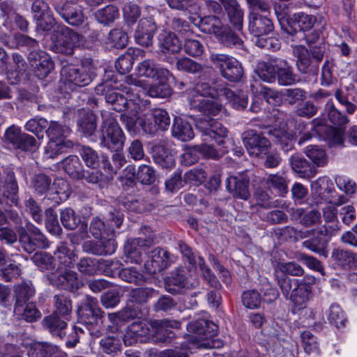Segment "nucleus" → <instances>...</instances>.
<instances>
[{
	"mask_svg": "<svg viewBox=\"0 0 357 357\" xmlns=\"http://www.w3.org/2000/svg\"><path fill=\"white\" fill-rule=\"evenodd\" d=\"M314 283L315 278L310 275H305L301 279L278 276V284L284 296L293 303L294 312L296 310H303L305 314L312 320L314 319L313 310L311 308H307L306 304L312 297V290Z\"/></svg>",
	"mask_w": 357,
	"mask_h": 357,
	"instance_id": "f257e3e1",
	"label": "nucleus"
},
{
	"mask_svg": "<svg viewBox=\"0 0 357 357\" xmlns=\"http://www.w3.org/2000/svg\"><path fill=\"white\" fill-rule=\"evenodd\" d=\"M90 231L98 241L85 242L83 245L85 252L97 255H112L115 252L116 243L114 238V228L112 225L109 227L100 218L96 217L91 222Z\"/></svg>",
	"mask_w": 357,
	"mask_h": 357,
	"instance_id": "f03ea898",
	"label": "nucleus"
},
{
	"mask_svg": "<svg viewBox=\"0 0 357 357\" xmlns=\"http://www.w3.org/2000/svg\"><path fill=\"white\" fill-rule=\"evenodd\" d=\"M54 300L55 310L52 315L45 317L43 323L53 335L62 338L65 335L63 331L67 326L66 321L72 312V303L63 294L54 296Z\"/></svg>",
	"mask_w": 357,
	"mask_h": 357,
	"instance_id": "7ed1b4c3",
	"label": "nucleus"
},
{
	"mask_svg": "<svg viewBox=\"0 0 357 357\" xmlns=\"http://www.w3.org/2000/svg\"><path fill=\"white\" fill-rule=\"evenodd\" d=\"M250 32L253 34L257 39L255 44L261 48L272 49L273 50L279 49L278 41L273 38H264V36L271 33L273 29V24L268 17L260 15L257 13L252 12L248 16Z\"/></svg>",
	"mask_w": 357,
	"mask_h": 357,
	"instance_id": "20e7f679",
	"label": "nucleus"
},
{
	"mask_svg": "<svg viewBox=\"0 0 357 357\" xmlns=\"http://www.w3.org/2000/svg\"><path fill=\"white\" fill-rule=\"evenodd\" d=\"M125 84L128 86L121 85L122 91L126 94V97L122 94L119 95L116 101L113 106V109L117 112H126L130 109L134 115L139 113L143 108L149 104L147 100L139 98V100H131L132 96H137L136 93L138 91V86H142L143 82L132 75L125 77Z\"/></svg>",
	"mask_w": 357,
	"mask_h": 357,
	"instance_id": "39448f33",
	"label": "nucleus"
},
{
	"mask_svg": "<svg viewBox=\"0 0 357 357\" xmlns=\"http://www.w3.org/2000/svg\"><path fill=\"white\" fill-rule=\"evenodd\" d=\"M102 118L100 145L112 151L121 150L126 137L117 121L110 114L103 115Z\"/></svg>",
	"mask_w": 357,
	"mask_h": 357,
	"instance_id": "423d86ee",
	"label": "nucleus"
},
{
	"mask_svg": "<svg viewBox=\"0 0 357 357\" xmlns=\"http://www.w3.org/2000/svg\"><path fill=\"white\" fill-rule=\"evenodd\" d=\"M70 129L66 126L59 124L57 121H51L46 130V134L50 139L45 148V155L48 158H54L63 151V149L69 147L71 142L66 140Z\"/></svg>",
	"mask_w": 357,
	"mask_h": 357,
	"instance_id": "0eeeda50",
	"label": "nucleus"
},
{
	"mask_svg": "<svg viewBox=\"0 0 357 357\" xmlns=\"http://www.w3.org/2000/svg\"><path fill=\"white\" fill-rule=\"evenodd\" d=\"M52 50L56 52L71 55L75 48L83 42V37L64 25L57 26L52 33Z\"/></svg>",
	"mask_w": 357,
	"mask_h": 357,
	"instance_id": "6e6552de",
	"label": "nucleus"
},
{
	"mask_svg": "<svg viewBox=\"0 0 357 357\" xmlns=\"http://www.w3.org/2000/svg\"><path fill=\"white\" fill-rule=\"evenodd\" d=\"M211 62L219 70L220 74L227 80L232 82L241 81L244 75L240 61L232 56L222 53H211Z\"/></svg>",
	"mask_w": 357,
	"mask_h": 357,
	"instance_id": "1a4fd4ad",
	"label": "nucleus"
},
{
	"mask_svg": "<svg viewBox=\"0 0 357 357\" xmlns=\"http://www.w3.org/2000/svg\"><path fill=\"white\" fill-rule=\"evenodd\" d=\"M187 328L189 332L195 333L192 339L194 344L199 348H210L213 345L210 338L217 334L218 326L205 319H199L190 322Z\"/></svg>",
	"mask_w": 357,
	"mask_h": 357,
	"instance_id": "9d476101",
	"label": "nucleus"
},
{
	"mask_svg": "<svg viewBox=\"0 0 357 357\" xmlns=\"http://www.w3.org/2000/svg\"><path fill=\"white\" fill-rule=\"evenodd\" d=\"M311 188L312 191L325 202L333 205H341L347 200L344 196L337 195L333 181L326 176L319 177L312 182Z\"/></svg>",
	"mask_w": 357,
	"mask_h": 357,
	"instance_id": "9b49d317",
	"label": "nucleus"
},
{
	"mask_svg": "<svg viewBox=\"0 0 357 357\" xmlns=\"http://www.w3.org/2000/svg\"><path fill=\"white\" fill-rule=\"evenodd\" d=\"M61 75L66 89L70 91L76 90L77 87L84 86L91 82L90 76L85 73L83 68L79 69L73 65L63 66Z\"/></svg>",
	"mask_w": 357,
	"mask_h": 357,
	"instance_id": "f8f14e48",
	"label": "nucleus"
},
{
	"mask_svg": "<svg viewBox=\"0 0 357 357\" xmlns=\"http://www.w3.org/2000/svg\"><path fill=\"white\" fill-rule=\"evenodd\" d=\"M48 280L52 285L70 291L77 290L82 285L75 271L61 267L48 275Z\"/></svg>",
	"mask_w": 357,
	"mask_h": 357,
	"instance_id": "ddd939ff",
	"label": "nucleus"
},
{
	"mask_svg": "<svg viewBox=\"0 0 357 357\" xmlns=\"http://www.w3.org/2000/svg\"><path fill=\"white\" fill-rule=\"evenodd\" d=\"M174 261L173 255L165 249L157 248L149 254L144 268L149 274H155L168 268Z\"/></svg>",
	"mask_w": 357,
	"mask_h": 357,
	"instance_id": "4468645a",
	"label": "nucleus"
},
{
	"mask_svg": "<svg viewBox=\"0 0 357 357\" xmlns=\"http://www.w3.org/2000/svg\"><path fill=\"white\" fill-rule=\"evenodd\" d=\"M82 318L86 324H95L96 329H89L90 333L94 337H99L100 335L99 321L102 315V312L98 307V302L96 298L87 297L86 303L79 310Z\"/></svg>",
	"mask_w": 357,
	"mask_h": 357,
	"instance_id": "2eb2a0df",
	"label": "nucleus"
},
{
	"mask_svg": "<svg viewBox=\"0 0 357 357\" xmlns=\"http://www.w3.org/2000/svg\"><path fill=\"white\" fill-rule=\"evenodd\" d=\"M243 141L251 156L259 157L268 151L270 142L261 133L254 130L247 131L244 133Z\"/></svg>",
	"mask_w": 357,
	"mask_h": 357,
	"instance_id": "dca6fc26",
	"label": "nucleus"
},
{
	"mask_svg": "<svg viewBox=\"0 0 357 357\" xmlns=\"http://www.w3.org/2000/svg\"><path fill=\"white\" fill-rule=\"evenodd\" d=\"M153 336L150 323L145 321H135L128 328L124 335V343L126 345H132L137 342H146L151 340Z\"/></svg>",
	"mask_w": 357,
	"mask_h": 357,
	"instance_id": "f3484780",
	"label": "nucleus"
},
{
	"mask_svg": "<svg viewBox=\"0 0 357 357\" xmlns=\"http://www.w3.org/2000/svg\"><path fill=\"white\" fill-rule=\"evenodd\" d=\"M139 76L156 80H167L172 76L170 72L157 64L153 59H145L137 67Z\"/></svg>",
	"mask_w": 357,
	"mask_h": 357,
	"instance_id": "a211bd4d",
	"label": "nucleus"
},
{
	"mask_svg": "<svg viewBox=\"0 0 357 357\" xmlns=\"http://www.w3.org/2000/svg\"><path fill=\"white\" fill-rule=\"evenodd\" d=\"M27 234L22 233L20 235V241L26 251L31 252L34 250L35 247H47V240L39 229L30 225L27 226Z\"/></svg>",
	"mask_w": 357,
	"mask_h": 357,
	"instance_id": "6ab92c4d",
	"label": "nucleus"
},
{
	"mask_svg": "<svg viewBox=\"0 0 357 357\" xmlns=\"http://www.w3.org/2000/svg\"><path fill=\"white\" fill-rule=\"evenodd\" d=\"M28 59L36 68L37 76L40 78L46 77L54 68V63L50 55L43 51H31Z\"/></svg>",
	"mask_w": 357,
	"mask_h": 357,
	"instance_id": "aec40b11",
	"label": "nucleus"
},
{
	"mask_svg": "<svg viewBox=\"0 0 357 357\" xmlns=\"http://www.w3.org/2000/svg\"><path fill=\"white\" fill-rule=\"evenodd\" d=\"M155 31L156 26L152 17L141 19L135 33L136 42L142 46L151 45Z\"/></svg>",
	"mask_w": 357,
	"mask_h": 357,
	"instance_id": "412c9836",
	"label": "nucleus"
},
{
	"mask_svg": "<svg viewBox=\"0 0 357 357\" xmlns=\"http://www.w3.org/2000/svg\"><path fill=\"white\" fill-rule=\"evenodd\" d=\"M142 81V79H140ZM158 84H154L147 88V84L142 80V86H138V91L136 93L137 96H132L131 100H139V98L145 100L147 96L152 98H165L171 94V89L167 84H165L167 80H158Z\"/></svg>",
	"mask_w": 357,
	"mask_h": 357,
	"instance_id": "4be33fe9",
	"label": "nucleus"
},
{
	"mask_svg": "<svg viewBox=\"0 0 357 357\" xmlns=\"http://www.w3.org/2000/svg\"><path fill=\"white\" fill-rule=\"evenodd\" d=\"M181 326L179 321L171 319L154 320L150 323L153 336L151 340L154 342H165L169 337L172 328H178Z\"/></svg>",
	"mask_w": 357,
	"mask_h": 357,
	"instance_id": "5701e85b",
	"label": "nucleus"
},
{
	"mask_svg": "<svg viewBox=\"0 0 357 357\" xmlns=\"http://www.w3.org/2000/svg\"><path fill=\"white\" fill-rule=\"evenodd\" d=\"M292 20L302 31H310L313 28L321 29L326 24V20L321 15H313L302 12L294 14Z\"/></svg>",
	"mask_w": 357,
	"mask_h": 357,
	"instance_id": "b1692460",
	"label": "nucleus"
},
{
	"mask_svg": "<svg viewBox=\"0 0 357 357\" xmlns=\"http://www.w3.org/2000/svg\"><path fill=\"white\" fill-rule=\"evenodd\" d=\"M196 126L204 135L215 140L227 136V129L221 123L212 119H199Z\"/></svg>",
	"mask_w": 357,
	"mask_h": 357,
	"instance_id": "393cba45",
	"label": "nucleus"
},
{
	"mask_svg": "<svg viewBox=\"0 0 357 357\" xmlns=\"http://www.w3.org/2000/svg\"><path fill=\"white\" fill-rule=\"evenodd\" d=\"M189 102L192 108L208 116H215L225 109L221 103L213 100H205L200 96H197L195 98L194 96H190Z\"/></svg>",
	"mask_w": 357,
	"mask_h": 357,
	"instance_id": "a878e982",
	"label": "nucleus"
},
{
	"mask_svg": "<svg viewBox=\"0 0 357 357\" xmlns=\"http://www.w3.org/2000/svg\"><path fill=\"white\" fill-rule=\"evenodd\" d=\"M57 11L70 25L78 26L84 22V17L81 8L75 3L67 1Z\"/></svg>",
	"mask_w": 357,
	"mask_h": 357,
	"instance_id": "bb28decb",
	"label": "nucleus"
},
{
	"mask_svg": "<svg viewBox=\"0 0 357 357\" xmlns=\"http://www.w3.org/2000/svg\"><path fill=\"white\" fill-rule=\"evenodd\" d=\"M249 181L243 176H230L226 181V188L236 198L246 200L250 197Z\"/></svg>",
	"mask_w": 357,
	"mask_h": 357,
	"instance_id": "cd10ccee",
	"label": "nucleus"
},
{
	"mask_svg": "<svg viewBox=\"0 0 357 357\" xmlns=\"http://www.w3.org/2000/svg\"><path fill=\"white\" fill-rule=\"evenodd\" d=\"M331 257L336 264L357 275V254L338 248L333 250Z\"/></svg>",
	"mask_w": 357,
	"mask_h": 357,
	"instance_id": "c85d7f7f",
	"label": "nucleus"
},
{
	"mask_svg": "<svg viewBox=\"0 0 357 357\" xmlns=\"http://www.w3.org/2000/svg\"><path fill=\"white\" fill-rule=\"evenodd\" d=\"M225 7L229 22L237 30L243 24V11L236 0H219Z\"/></svg>",
	"mask_w": 357,
	"mask_h": 357,
	"instance_id": "c756f323",
	"label": "nucleus"
},
{
	"mask_svg": "<svg viewBox=\"0 0 357 357\" xmlns=\"http://www.w3.org/2000/svg\"><path fill=\"white\" fill-rule=\"evenodd\" d=\"M290 165L292 169L304 178H310L315 176L317 169L301 155L295 154L291 156Z\"/></svg>",
	"mask_w": 357,
	"mask_h": 357,
	"instance_id": "7c9ffc66",
	"label": "nucleus"
},
{
	"mask_svg": "<svg viewBox=\"0 0 357 357\" xmlns=\"http://www.w3.org/2000/svg\"><path fill=\"white\" fill-rule=\"evenodd\" d=\"M276 77L279 84L288 86L293 84L296 81V76L293 72L292 67L288 62L282 59L275 60Z\"/></svg>",
	"mask_w": 357,
	"mask_h": 357,
	"instance_id": "2f4dec72",
	"label": "nucleus"
},
{
	"mask_svg": "<svg viewBox=\"0 0 357 357\" xmlns=\"http://www.w3.org/2000/svg\"><path fill=\"white\" fill-rule=\"evenodd\" d=\"M146 121L151 122L153 126L154 133L158 129L165 130L170 124V118L168 113L162 109H154L145 113Z\"/></svg>",
	"mask_w": 357,
	"mask_h": 357,
	"instance_id": "473e14b6",
	"label": "nucleus"
},
{
	"mask_svg": "<svg viewBox=\"0 0 357 357\" xmlns=\"http://www.w3.org/2000/svg\"><path fill=\"white\" fill-rule=\"evenodd\" d=\"M154 162L162 168L171 169L175 165L172 153L163 145H155L152 150Z\"/></svg>",
	"mask_w": 357,
	"mask_h": 357,
	"instance_id": "72a5a7b5",
	"label": "nucleus"
},
{
	"mask_svg": "<svg viewBox=\"0 0 357 357\" xmlns=\"http://www.w3.org/2000/svg\"><path fill=\"white\" fill-rule=\"evenodd\" d=\"M3 45L11 49L26 47L28 50L34 49L38 47V41L28 36L17 33L12 37L1 39Z\"/></svg>",
	"mask_w": 357,
	"mask_h": 357,
	"instance_id": "f704fd0d",
	"label": "nucleus"
},
{
	"mask_svg": "<svg viewBox=\"0 0 357 357\" xmlns=\"http://www.w3.org/2000/svg\"><path fill=\"white\" fill-rule=\"evenodd\" d=\"M222 87L225 86L220 84L211 86L207 82H198L195 85L192 90L189 91L188 98L189 99L190 96H194L195 98L197 96H200L203 98L205 96L219 98L222 96V95L220 94V90Z\"/></svg>",
	"mask_w": 357,
	"mask_h": 357,
	"instance_id": "c9c22d12",
	"label": "nucleus"
},
{
	"mask_svg": "<svg viewBox=\"0 0 357 357\" xmlns=\"http://www.w3.org/2000/svg\"><path fill=\"white\" fill-rule=\"evenodd\" d=\"M159 46L165 54L178 53L182 48V43L174 33H164L160 35Z\"/></svg>",
	"mask_w": 357,
	"mask_h": 357,
	"instance_id": "e433bc0d",
	"label": "nucleus"
},
{
	"mask_svg": "<svg viewBox=\"0 0 357 357\" xmlns=\"http://www.w3.org/2000/svg\"><path fill=\"white\" fill-rule=\"evenodd\" d=\"M172 132L174 137L183 142L189 141L195 136L192 126L180 117L174 118Z\"/></svg>",
	"mask_w": 357,
	"mask_h": 357,
	"instance_id": "4c0bfd02",
	"label": "nucleus"
},
{
	"mask_svg": "<svg viewBox=\"0 0 357 357\" xmlns=\"http://www.w3.org/2000/svg\"><path fill=\"white\" fill-rule=\"evenodd\" d=\"M220 94L222 95V97H225L227 100L229 105L235 109L241 110L248 105V95L243 91L234 93L227 87H222L220 90Z\"/></svg>",
	"mask_w": 357,
	"mask_h": 357,
	"instance_id": "58836bf2",
	"label": "nucleus"
},
{
	"mask_svg": "<svg viewBox=\"0 0 357 357\" xmlns=\"http://www.w3.org/2000/svg\"><path fill=\"white\" fill-rule=\"evenodd\" d=\"M14 314L18 319H23L27 322L36 321L41 316L40 311L32 303H29L25 306H24V304L15 305Z\"/></svg>",
	"mask_w": 357,
	"mask_h": 357,
	"instance_id": "ea45409f",
	"label": "nucleus"
},
{
	"mask_svg": "<svg viewBox=\"0 0 357 357\" xmlns=\"http://www.w3.org/2000/svg\"><path fill=\"white\" fill-rule=\"evenodd\" d=\"M121 119L129 131H135L140 127L144 132L151 134L154 130L153 123L146 121L145 114L138 118L123 114Z\"/></svg>",
	"mask_w": 357,
	"mask_h": 357,
	"instance_id": "a19ab883",
	"label": "nucleus"
},
{
	"mask_svg": "<svg viewBox=\"0 0 357 357\" xmlns=\"http://www.w3.org/2000/svg\"><path fill=\"white\" fill-rule=\"evenodd\" d=\"M118 276L123 281L135 285H142L146 282L147 278L136 267L121 268L116 272Z\"/></svg>",
	"mask_w": 357,
	"mask_h": 357,
	"instance_id": "79ce46f5",
	"label": "nucleus"
},
{
	"mask_svg": "<svg viewBox=\"0 0 357 357\" xmlns=\"http://www.w3.org/2000/svg\"><path fill=\"white\" fill-rule=\"evenodd\" d=\"M198 26L202 32L213 33L218 36L222 33L221 30L224 25L218 17L214 15H208L200 19Z\"/></svg>",
	"mask_w": 357,
	"mask_h": 357,
	"instance_id": "37998d69",
	"label": "nucleus"
},
{
	"mask_svg": "<svg viewBox=\"0 0 357 357\" xmlns=\"http://www.w3.org/2000/svg\"><path fill=\"white\" fill-rule=\"evenodd\" d=\"M277 58L271 59L267 62H260L258 63L257 73L259 77L266 82H273L276 79L277 68L275 60Z\"/></svg>",
	"mask_w": 357,
	"mask_h": 357,
	"instance_id": "c03bdc74",
	"label": "nucleus"
},
{
	"mask_svg": "<svg viewBox=\"0 0 357 357\" xmlns=\"http://www.w3.org/2000/svg\"><path fill=\"white\" fill-rule=\"evenodd\" d=\"M275 272L276 278H282L291 275L293 276H301L303 274L304 270L298 264L294 261L279 262L277 264Z\"/></svg>",
	"mask_w": 357,
	"mask_h": 357,
	"instance_id": "a18cd8bd",
	"label": "nucleus"
},
{
	"mask_svg": "<svg viewBox=\"0 0 357 357\" xmlns=\"http://www.w3.org/2000/svg\"><path fill=\"white\" fill-rule=\"evenodd\" d=\"M148 247H142L141 243L132 240L127 243L124 248V252L127 258V262L139 264L142 261V253Z\"/></svg>",
	"mask_w": 357,
	"mask_h": 357,
	"instance_id": "49530a36",
	"label": "nucleus"
},
{
	"mask_svg": "<svg viewBox=\"0 0 357 357\" xmlns=\"http://www.w3.org/2000/svg\"><path fill=\"white\" fill-rule=\"evenodd\" d=\"M293 53L297 58L296 66L298 70L305 73L312 63L310 52L303 45H296L293 49Z\"/></svg>",
	"mask_w": 357,
	"mask_h": 357,
	"instance_id": "de8ad7c7",
	"label": "nucleus"
},
{
	"mask_svg": "<svg viewBox=\"0 0 357 357\" xmlns=\"http://www.w3.org/2000/svg\"><path fill=\"white\" fill-rule=\"evenodd\" d=\"M62 164L64 171L71 177L77 179L82 178L84 171L77 156L70 155L63 160Z\"/></svg>",
	"mask_w": 357,
	"mask_h": 357,
	"instance_id": "09e8293b",
	"label": "nucleus"
},
{
	"mask_svg": "<svg viewBox=\"0 0 357 357\" xmlns=\"http://www.w3.org/2000/svg\"><path fill=\"white\" fill-rule=\"evenodd\" d=\"M119 16V9L113 5H108L95 13L98 22L104 25H108L114 22Z\"/></svg>",
	"mask_w": 357,
	"mask_h": 357,
	"instance_id": "8fccbe9b",
	"label": "nucleus"
},
{
	"mask_svg": "<svg viewBox=\"0 0 357 357\" xmlns=\"http://www.w3.org/2000/svg\"><path fill=\"white\" fill-rule=\"evenodd\" d=\"M327 317L331 324L334 325L338 328L344 327L347 321L344 311L336 303H333L330 305L327 312Z\"/></svg>",
	"mask_w": 357,
	"mask_h": 357,
	"instance_id": "3c124183",
	"label": "nucleus"
},
{
	"mask_svg": "<svg viewBox=\"0 0 357 357\" xmlns=\"http://www.w3.org/2000/svg\"><path fill=\"white\" fill-rule=\"evenodd\" d=\"M261 296L255 289H250L243 292L241 301L244 307L248 309L255 310L260 307Z\"/></svg>",
	"mask_w": 357,
	"mask_h": 357,
	"instance_id": "603ef678",
	"label": "nucleus"
},
{
	"mask_svg": "<svg viewBox=\"0 0 357 357\" xmlns=\"http://www.w3.org/2000/svg\"><path fill=\"white\" fill-rule=\"evenodd\" d=\"M176 68L178 70L192 74H199L204 70V68L200 63L187 57H183L177 59Z\"/></svg>",
	"mask_w": 357,
	"mask_h": 357,
	"instance_id": "864d4df0",
	"label": "nucleus"
},
{
	"mask_svg": "<svg viewBox=\"0 0 357 357\" xmlns=\"http://www.w3.org/2000/svg\"><path fill=\"white\" fill-rule=\"evenodd\" d=\"M15 293L16 302L15 305L24 304L31 296L34 295L35 290L32 284L27 282H22L15 286Z\"/></svg>",
	"mask_w": 357,
	"mask_h": 357,
	"instance_id": "5fc2aeb1",
	"label": "nucleus"
},
{
	"mask_svg": "<svg viewBox=\"0 0 357 357\" xmlns=\"http://www.w3.org/2000/svg\"><path fill=\"white\" fill-rule=\"evenodd\" d=\"M220 35L217 38L227 47H239L242 45V40L227 26H223Z\"/></svg>",
	"mask_w": 357,
	"mask_h": 357,
	"instance_id": "6e6d98bb",
	"label": "nucleus"
},
{
	"mask_svg": "<svg viewBox=\"0 0 357 357\" xmlns=\"http://www.w3.org/2000/svg\"><path fill=\"white\" fill-rule=\"evenodd\" d=\"M268 132L280 142H283L284 139H291L296 135V132L291 130L289 125L283 121L280 122L279 125H273Z\"/></svg>",
	"mask_w": 357,
	"mask_h": 357,
	"instance_id": "4d7b16f0",
	"label": "nucleus"
},
{
	"mask_svg": "<svg viewBox=\"0 0 357 357\" xmlns=\"http://www.w3.org/2000/svg\"><path fill=\"white\" fill-rule=\"evenodd\" d=\"M306 155L318 167H323L326 164V155L322 149L317 146L310 145L305 148Z\"/></svg>",
	"mask_w": 357,
	"mask_h": 357,
	"instance_id": "13d9d810",
	"label": "nucleus"
},
{
	"mask_svg": "<svg viewBox=\"0 0 357 357\" xmlns=\"http://www.w3.org/2000/svg\"><path fill=\"white\" fill-rule=\"evenodd\" d=\"M61 221L63 227L68 229H75L81 222L80 217L70 208L61 211Z\"/></svg>",
	"mask_w": 357,
	"mask_h": 357,
	"instance_id": "bf43d9fd",
	"label": "nucleus"
},
{
	"mask_svg": "<svg viewBox=\"0 0 357 357\" xmlns=\"http://www.w3.org/2000/svg\"><path fill=\"white\" fill-rule=\"evenodd\" d=\"M79 130L87 136H91L96 129V116L91 112H86L78 123Z\"/></svg>",
	"mask_w": 357,
	"mask_h": 357,
	"instance_id": "052dcab7",
	"label": "nucleus"
},
{
	"mask_svg": "<svg viewBox=\"0 0 357 357\" xmlns=\"http://www.w3.org/2000/svg\"><path fill=\"white\" fill-rule=\"evenodd\" d=\"M295 215L301 218L300 223L305 227H311L319 222L321 214L319 211L312 210L304 214L302 208H297L294 211Z\"/></svg>",
	"mask_w": 357,
	"mask_h": 357,
	"instance_id": "680f3d73",
	"label": "nucleus"
},
{
	"mask_svg": "<svg viewBox=\"0 0 357 357\" xmlns=\"http://www.w3.org/2000/svg\"><path fill=\"white\" fill-rule=\"evenodd\" d=\"M326 109L328 119L333 124L342 126L349 123L348 118L335 107L333 102L328 101L326 105Z\"/></svg>",
	"mask_w": 357,
	"mask_h": 357,
	"instance_id": "e2e57ef3",
	"label": "nucleus"
},
{
	"mask_svg": "<svg viewBox=\"0 0 357 357\" xmlns=\"http://www.w3.org/2000/svg\"><path fill=\"white\" fill-rule=\"evenodd\" d=\"M109 42L116 48H124L128 43L127 33L121 29H112L109 34Z\"/></svg>",
	"mask_w": 357,
	"mask_h": 357,
	"instance_id": "0e129e2a",
	"label": "nucleus"
},
{
	"mask_svg": "<svg viewBox=\"0 0 357 357\" xmlns=\"http://www.w3.org/2000/svg\"><path fill=\"white\" fill-rule=\"evenodd\" d=\"M80 155L86 165L91 168H96L100 160L97 152L89 146H82L79 151Z\"/></svg>",
	"mask_w": 357,
	"mask_h": 357,
	"instance_id": "69168bd1",
	"label": "nucleus"
},
{
	"mask_svg": "<svg viewBox=\"0 0 357 357\" xmlns=\"http://www.w3.org/2000/svg\"><path fill=\"white\" fill-rule=\"evenodd\" d=\"M100 346L103 352L109 354L120 349L121 340L117 335H109L101 339Z\"/></svg>",
	"mask_w": 357,
	"mask_h": 357,
	"instance_id": "338daca9",
	"label": "nucleus"
},
{
	"mask_svg": "<svg viewBox=\"0 0 357 357\" xmlns=\"http://www.w3.org/2000/svg\"><path fill=\"white\" fill-rule=\"evenodd\" d=\"M52 190L59 196L61 201L67 199L71 193L68 183L61 178L54 179Z\"/></svg>",
	"mask_w": 357,
	"mask_h": 357,
	"instance_id": "774afa93",
	"label": "nucleus"
}]
</instances>
